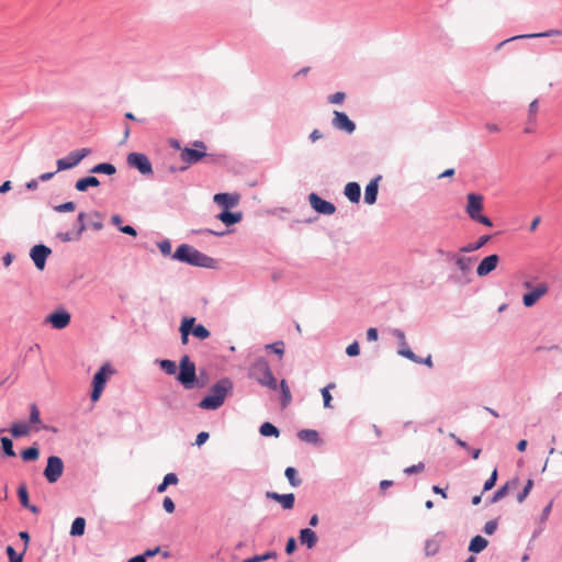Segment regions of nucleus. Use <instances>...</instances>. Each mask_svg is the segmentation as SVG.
<instances>
[{
  "instance_id": "f257e3e1",
  "label": "nucleus",
  "mask_w": 562,
  "mask_h": 562,
  "mask_svg": "<svg viewBox=\"0 0 562 562\" xmlns=\"http://www.w3.org/2000/svg\"><path fill=\"white\" fill-rule=\"evenodd\" d=\"M231 389L232 382L228 379L218 381L212 386L211 394L205 396L199 403V407L202 409H217L223 405L225 397Z\"/></svg>"
},
{
  "instance_id": "f03ea898",
  "label": "nucleus",
  "mask_w": 562,
  "mask_h": 562,
  "mask_svg": "<svg viewBox=\"0 0 562 562\" xmlns=\"http://www.w3.org/2000/svg\"><path fill=\"white\" fill-rule=\"evenodd\" d=\"M173 258L181 262L199 267H206L209 261H211L210 257L187 244H182L176 249Z\"/></svg>"
},
{
  "instance_id": "7ed1b4c3",
  "label": "nucleus",
  "mask_w": 562,
  "mask_h": 562,
  "mask_svg": "<svg viewBox=\"0 0 562 562\" xmlns=\"http://www.w3.org/2000/svg\"><path fill=\"white\" fill-rule=\"evenodd\" d=\"M468 203L465 206V212L469 217L475 222H479L487 227L493 226L492 221L483 215L481 212L483 210V201L484 198L482 194L477 193H469L467 196Z\"/></svg>"
},
{
  "instance_id": "20e7f679",
  "label": "nucleus",
  "mask_w": 562,
  "mask_h": 562,
  "mask_svg": "<svg viewBox=\"0 0 562 562\" xmlns=\"http://www.w3.org/2000/svg\"><path fill=\"white\" fill-rule=\"evenodd\" d=\"M250 374L261 384L269 389L277 390L278 382L273 376L268 362L265 359H258L250 368Z\"/></svg>"
},
{
  "instance_id": "39448f33",
  "label": "nucleus",
  "mask_w": 562,
  "mask_h": 562,
  "mask_svg": "<svg viewBox=\"0 0 562 562\" xmlns=\"http://www.w3.org/2000/svg\"><path fill=\"white\" fill-rule=\"evenodd\" d=\"M179 369L180 371L177 380L183 385L184 389H193L196 379V368L188 355L180 359Z\"/></svg>"
},
{
  "instance_id": "423d86ee",
  "label": "nucleus",
  "mask_w": 562,
  "mask_h": 562,
  "mask_svg": "<svg viewBox=\"0 0 562 562\" xmlns=\"http://www.w3.org/2000/svg\"><path fill=\"white\" fill-rule=\"evenodd\" d=\"M113 373H114V370L112 369L111 364L105 363L94 374L93 381H92L93 389L91 392V401L92 402H98L100 400L101 394L106 384V381Z\"/></svg>"
},
{
  "instance_id": "0eeeda50",
  "label": "nucleus",
  "mask_w": 562,
  "mask_h": 562,
  "mask_svg": "<svg viewBox=\"0 0 562 562\" xmlns=\"http://www.w3.org/2000/svg\"><path fill=\"white\" fill-rule=\"evenodd\" d=\"M194 148H183L180 154V159L186 164L181 170H186L190 165L199 162L206 156V145L202 140L193 143Z\"/></svg>"
},
{
  "instance_id": "6e6552de",
  "label": "nucleus",
  "mask_w": 562,
  "mask_h": 562,
  "mask_svg": "<svg viewBox=\"0 0 562 562\" xmlns=\"http://www.w3.org/2000/svg\"><path fill=\"white\" fill-rule=\"evenodd\" d=\"M91 150L89 148H81L70 151L67 157L57 160V171L75 168L83 158L89 156Z\"/></svg>"
},
{
  "instance_id": "1a4fd4ad",
  "label": "nucleus",
  "mask_w": 562,
  "mask_h": 562,
  "mask_svg": "<svg viewBox=\"0 0 562 562\" xmlns=\"http://www.w3.org/2000/svg\"><path fill=\"white\" fill-rule=\"evenodd\" d=\"M126 161L130 167L137 169L144 176L153 173L151 162L145 154L131 153L127 155Z\"/></svg>"
},
{
  "instance_id": "9d476101",
  "label": "nucleus",
  "mask_w": 562,
  "mask_h": 562,
  "mask_svg": "<svg viewBox=\"0 0 562 562\" xmlns=\"http://www.w3.org/2000/svg\"><path fill=\"white\" fill-rule=\"evenodd\" d=\"M64 472V462L59 457L52 456L47 459L44 476L49 483L57 482Z\"/></svg>"
},
{
  "instance_id": "9b49d317",
  "label": "nucleus",
  "mask_w": 562,
  "mask_h": 562,
  "mask_svg": "<svg viewBox=\"0 0 562 562\" xmlns=\"http://www.w3.org/2000/svg\"><path fill=\"white\" fill-rule=\"evenodd\" d=\"M71 315L65 308L50 313L45 322L49 323L55 329H64L70 324Z\"/></svg>"
},
{
  "instance_id": "f8f14e48",
  "label": "nucleus",
  "mask_w": 562,
  "mask_h": 562,
  "mask_svg": "<svg viewBox=\"0 0 562 562\" xmlns=\"http://www.w3.org/2000/svg\"><path fill=\"white\" fill-rule=\"evenodd\" d=\"M85 217H86V213L80 212L77 217V222H76V226H77L76 232L59 233L57 235V237L64 243L79 240L81 238L82 233L87 229V226L85 224Z\"/></svg>"
},
{
  "instance_id": "ddd939ff",
  "label": "nucleus",
  "mask_w": 562,
  "mask_h": 562,
  "mask_svg": "<svg viewBox=\"0 0 562 562\" xmlns=\"http://www.w3.org/2000/svg\"><path fill=\"white\" fill-rule=\"evenodd\" d=\"M308 202L311 206L321 214L325 215H331L335 213L336 207L331 202L323 200L319 195L316 193H311L308 195Z\"/></svg>"
},
{
  "instance_id": "4468645a",
  "label": "nucleus",
  "mask_w": 562,
  "mask_h": 562,
  "mask_svg": "<svg viewBox=\"0 0 562 562\" xmlns=\"http://www.w3.org/2000/svg\"><path fill=\"white\" fill-rule=\"evenodd\" d=\"M393 336L398 340L400 349L398 355L402 357L413 361V362H422L420 358L417 357L409 348L406 341V337L403 330L401 329H394Z\"/></svg>"
},
{
  "instance_id": "2eb2a0df",
  "label": "nucleus",
  "mask_w": 562,
  "mask_h": 562,
  "mask_svg": "<svg viewBox=\"0 0 562 562\" xmlns=\"http://www.w3.org/2000/svg\"><path fill=\"white\" fill-rule=\"evenodd\" d=\"M548 284L542 282L539 283L535 289L530 292L524 294L522 302L527 307L533 306L543 295L548 293Z\"/></svg>"
},
{
  "instance_id": "dca6fc26",
  "label": "nucleus",
  "mask_w": 562,
  "mask_h": 562,
  "mask_svg": "<svg viewBox=\"0 0 562 562\" xmlns=\"http://www.w3.org/2000/svg\"><path fill=\"white\" fill-rule=\"evenodd\" d=\"M50 252L52 250L44 245H36L31 249L30 255L37 269H44L46 259L50 255Z\"/></svg>"
},
{
  "instance_id": "f3484780",
  "label": "nucleus",
  "mask_w": 562,
  "mask_h": 562,
  "mask_svg": "<svg viewBox=\"0 0 562 562\" xmlns=\"http://www.w3.org/2000/svg\"><path fill=\"white\" fill-rule=\"evenodd\" d=\"M333 125L337 130L345 131L349 134L356 130L355 123L347 116V114L339 111H334Z\"/></svg>"
},
{
  "instance_id": "a211bd4d",
  "label": "nucleus",
  "mask_w": 562,
  "mask_h": 562,
  "mask_svg": "<svg viewBox=\"0 0 562 562\" xmlns=\"http://www.w3.org/2000/svg\"><path fill=\"white\" fill-rule=\"evenodd\" d=\"M499 257L495 254L485 257L477 266L476 273L479 277H485L496 269Z\"/></svg>"
},
{
  "instance_id": "6ab92c4d",
  "label": "nucleus",
  "mask_w": 562,
  "mask_h": 562,
  "mask_svg": "<svg viewBox=\"0 0 562 562\" xmlns=\"http://www.w3.org/2000/svg\"><path fill=\"white\" fill-rule=\"evenodd\" d=\"M266 497L280 503L283 509H292L295 502L294 494L292 493L279 494L277 492H267Z\"/></svg>"
},
{
  "instance_id": "aec40b11",
  "label": "nucleus",
  "mask_w": 562,
  "mask_h": 562,
  "mask_svg": "<svg viewBox=\"0 0 562 562\" xmlns=\"http://www.w3.org/2000/svg\"><path fill=\"white\" fill-rule=\"evenodd\" d=\"M213 200L225 210H228L229 207H234L238 204L239 195L231 193H217L214 195Z\"/></svg>"
},
{
  "instance_id": "412c9836",
  "label": "nucleus",
  "mask_w": 562,
  "mask_h": 562,
  "mask_svg": "<svg viewBox=\"0 0 562 562\" xmlns=\"http://www.w3.org/2000/svg\"><path fill=\"white\" fill-rule=\"evenodd\" d=\"M519 485V479L514 477L510 481L506 482L502 487H499L492 497V503H496L504 498L510 491H514Z\"/></svg>"
},
{
  "instance_id": "4be33fe9",
  "label": "nucleus",
  "mask_w": 562,
  "mask_h": 562,
  "mask_svg": "<svg viewBox=\"0 0 562 562\" xmlns=\"http://www.w3.org/2000/svg\"><path fill=\"white\" fill-rule=\"evenodd\" d=\"M380 179H381V176H378L376 178L371 180L368 183V186L366 187V190H364V201H366V203H368V204L375 203L376 196H378V190H379L378 182H379Z\"/></svg>"
},
{
  "instance_id": "5701e85b",
  "label": "nucleus",
  "mask_w": 562,
  "mask_h": 562,
  "mask_svg": "<svg viewBox=\"0 0 562 562\" xmlns=\"http://www.w3.org/2000/svg\"><path fill=\"white\" fill-rule=\"evenodd\" d=\"M195 323L194 317H184L180 325V334H181V342L182 345H187L189 341V335L191 334V329Z\"/></svg>"
},
{
  "instance_id": "b1692460",
  "label": "nucleus",
  "mask_w": 562,
  "mask_h": 562,
  "mask_svg": "<svg viewBox=\"0 0 562 562\" xmlns=\"http://www.w3.org/2000/svg\"><path fill=\"white\" fill-rule=\"evenodd\" d=\"M345 195L352 203H358L361 196V189L357 182H348L345 187Z\"/></svg>"
},
{
  "instance_id": "393cba45",
  "label": "nucleus",
  "mask_w": 562,
  "mask_h": 562,
  "mask_svg": "<svg viewBox=\"0 0 562 562\" xmlns=\"http://www.w3.org/2000/svg\"><path fill=\"white\" fill-rule=\"evenodd\" d=\"M300 541L302 544H305L308 549H312L317 541L316 533L310 528L302 529L300 532Z\"/></svg>"
},
{
  "instance_id": "a878e982",
  "label": "nucleus",
  "mask_w": 562,
  "mask_h": 562,
  "mask_svg": "<svg viewBox=\"0 0 562 562\" xmlns=\"http://www.w3.org/2000/svg\"><path fill=\"white\" fill-rule=\"evenodd\" d=\"M99 186H100L99 179L97 177L89 176V177H85V178L77 180L75 188L78 191L83 192L89 187H99Z\"/></svg>"
},
{
  "instance_id": "bb28decb",
  "label": "nucleus",
  "mask_w": 562,
  "mask_h": 562,
  "mask_svg": "<svg viewBox=\"0 0 562 562\" xmlns=\"http://www.w3.org/2000/svg\"><path fill=\"white\" fill-rule=\"evenodd\" d=\"M217 218L226 225H233V224L238 223L241 220V214L240 213H232V212L225 210L217 215Z\"/></svg>"
},
{
  "instance_id": "cd10ccee",
  "label": "nucleus",
  "mask_w": 562,
  "mask_h": 562,
  "mask_svg": "<svg viewBox=\"0 0 562 562\" xmlns=\"http://www.w3.org/2000/svg\"><path fill=\"white\" fill-rule=\"evenodd\" d=\"M487 544L488 542L485 538H483L482 536H475L474 538H472L470 542L469 550L471 552L479 553L483 551L487 547Z\"/></svg>"
},
{
  "instance_id": "c85d7f7f",
  "label": "nucleus",
  "mask_w": 562,
  "mask_h": 562,
  "mask_svg": "<svg viewBox=\"0 0 562 562\" xmlns=\"http://www.w3.org/2000/svg\"><path fill=\"white\" fill-rule=\"evenodd\" d=\"M490 240L488 235L481 236L476 241L470 243L461 248V251L463 252H472L480 248H482L487 241Z\"/></svg>"
},
{
  "instance_id": "c756f323",
  "label": "nucleus",
  "mask_w": 562,
  "mask_h": 562,
  "mask_svg": "<svg viewBox=\"0 0 562 562\" xmlns=\"http://www.w3.org/2000/svg\"><path fill=\"white\" fill-rule=\"evenodd\" d=\"M472 262L473 259L470 257H459L456 260V266L462 272L463 276H467L470 273L472 269Z\"/></svg>"
},
{
  "instance_id": "7c9ffc66",
  "label": "nucleus",
  "mask_w": 562,
  "mask_h": 562,
  "mask_svg": "<svg viewBox=\"0 0 562 562\" xmlns=\"http://www.w3.org/2000/svg\"><path fill=\"white\" fill-rule=\"evenodd\" d=\"M10 432L15 438L24 437L29 435L30 428L24 423H14L10 428Z\"/></svg>"
},
{
  "instance_id": "2f4dec72",
  "label": "nucleus",
  "mask_w": 562,
  "mask_h": 562,
  "mask_svg": "<svg viewBox=\"0 0 562 562\" xmlns=\"http://www.w3.org/2000/svg\"><path fill=\"white\" fill-rule=\"evenodd\" d=\"M297 437L305 442L316 443L318 441V432L312 429H303L299 431Z\"/></svg>"
},
{
  "instance_id": "473e14b6",
  "label": "nucleus",
  "mask_w": 562,
  "mask_h": 562,
  "mask_svg": "<svg viewBox=\"0 0 562 562\" xmlns=\"http://www.w3.org/2000/svg\"><path fill=\"white\" fill-rule=\"evenodd\" d=\"M86 520L82 517H77L71 525V536H82L85 533Z\"/></svg>"
},
{
  "instance_id": "72a5a7b5",
  "label": "nucleus",
  "mask_w": 562,
  "mask_h": 562,
  "mask_svg": "<svg viewBox=\"0 0 562 562\" xmlns=\"http://www.w3.org/2000/svg\"><path fill=\"white\" fill-rule=\"evenodd\" d=\"M91 172L93 173H105V175H114L116 172V168L114 165L112 164H109V162H102V164H98L95 165L92 169H91Z\"/></svg>"
},
{
  "instance_id": "f704fd0d",
  "label": "nucleus",
  "mask_w": 562,
  "mask_h": 562,
  "mask_svg": "<svg viewBox=\"0 0 562 562\" xmlns=\"http://www.w3.org/2000/svg\"><path fill=\"white\" fill-rule=\"evenodd\" d=\"M260 434L265 437H269V436H274V437H278L279 436V429L272 425L271 423H263L261 426H260V429H259Z\"/></svg>"
},
{
  "instance_id": "c9c22d12",
  "label": "nucleus",
  "mask_w": 562,
  "mask_h": 562,
  "mask_svg": "<svg viewBox=\"0 0 562 562\" xmlns=\"http://www.w3.org/2000/svg\"><path fill=\"white\" fill-rule=\"evenodd\" d=\"M280 389L282 393V407H285L290 404L292 400L291 392L285 380H282L280 382Z\"/></svg>"
},
{
  "instance_id": "e433bc0d",
  "label": "nucleus",
  "mask_w": 562,
  "mask_h": 562,
  "mask_svg": "<svg viewBox=\"0 0 562 562\" xmlns=\"http://www.w3.org/2000/svg\"><path fill=\"white\" fill-rule=\"evenodd\" d=\"M191 333L193 336H195L196 338H199L201 340H204L210 337L209 329L205 326H203L202 324H199L196 326L193 325Z\"/></svg>"
},
{
  "instance_id": "4c0bfd02",
  "label": "nucleus",
  "mask_w": 562,
  "mask_h": 562,
  "mask_svg": "<svg viewBox=\"0 0 562 562\" xmlns=\"http://www.w3.org/2000/svg\"><path fill=\"white\" fill-rule=\"evenodd\" d=\"M40 451L36 447H30L21 452L24 461H35L38 459Z\"/></svg>"
},
{
  "instance_id": "58836bf2",
  "label": "nucleus",
  "mask_w": 562,
  "mask_h": 562,
  "mask_svg": "<svg viewBox=\"0 0 562 562\" xmlns=\"http://www.w3.org/2000/svg\"><path fill=\"white\" fill-rule=\"evenodd\" d=\"M336 385L335 383H329L328 385H326L324 389H322V396H323V400H324V406L326 408H331V395H330V390L335 389Z\"/></svg>"
},
{
  "instance_id": "ea45409f",
  "label": "nucleus",
  "mask_w": 562,
  "mask_h": 562,
  "mask_svg": "<svg viewBox=\"0 0 562 562\" xmlns=\"http://www.w3.org/2000/svg\"><path fill=\"white\" fill-rule=\"evenodd\" d=\"M538 110H539V102L538 100H533L530 104H529V109H528V124L530 125H535L536 123V116H537V113H538Z\"/></svg>"
},
{
  "instance_id": "a19ab883",
  "label": "nucleus",
  "mask_w": 562,
  "mask_h": 562,
  "mask_svg": "<svg viewBox=\"0 0 562 562\" xmlns=\"http://www.w3.org/2000/svg\"><path fill=\"white\" fill-rule=\"evenodd\" d=\"M284 474L293 487H296L301 484V480L297 479V476H296L297 473L294 468H292V467L286 468Z\"/></svg>"
},
{
  "instance_id": "79ce46f5",
  "label": "nucleus",
  "mask_w": 562,
  "mask_h": 562,
  "mask_svg": "<svg viewBox=\"0 0 562 562\" xmlns=\"http://www.w3.org/2000/svg\"><path fill=\"white\" fill-rule=\"evenodd\" d=\"M160 368L169 375H173L177 372V364L172 360H161L160 361Z\"/></svg>"
},
{
  "instance_id": "37998d69",
  "label": "nucleus",
  "mask_w": 562,
  "mask_h": 562,
  "mask_svg": "<svg viewBox=\"0 0 562 562\" xmlns=\"http://www.w3.org/2000/svg\"><path fill=\"white\" fill-rule=\"evenodd\" d=\"M0 441H1V446H2L3 452L8 457H15V452L13 450L12 440L10 438H8V437H1Z\"/></svg>"
},
{
  "instance_id": "c03bdc74",
  "label": "nucleus",
  "mask_w": 562,
  "mask_h": 562,
  "mask_svg": "<svg viewBox=\"0 0 562 562\" xmlns=\"http://www.w3.org/2000/svg\"><path fill=\"white\" fill-rule=\"evenodd\" d=\"M18 496H19V499H20L22 506L30 507L29 493H27V490H26L25 485H21L18 488Z\"/></svg>"
},
{
  "instance_id": "a18cd8bd",
  "label": "nucleus",
  "mask_w": 562,
  "mask_h": 562,
  "mask_svg": "<svg viewBox=\"0 0 562 562\" xmlns=\"http://www.w3.org/2000/svg\"><path fill=\"white\" fill-rule=\"evenodd\" d=\"M532 486H533V481L531 479H529L527 481L526 486L524 487V490L517 496L518 503H522L527 498V496L529 495Z\"/></svg>"
},
{
  "instance_id": "49530a36",
  "label": "nucleus",
  "mask_w": 562,
  "mask_h": 562,
  "mask_svg": "<svg viewBox=\"0 0 562 562\" xmlns=\"http://www.w3.org/2000/svg\"><path fill=\"white\" fill-rule=\"evenodd\" d=\"M41 423L40 411L35 404L30 406V424L37 425Z\"/></svg>"
},
{
  "instance_id": "de8ad7c7",
  "label": "nucleus",
  "mask_w": 562,
  "mask_h": 562,
  "mask_svg": "<svg viewBox=\"0 0 562 562\" xmlns=\"http://www.w3.org/2000/svg\"><path fill=\"white\" fill-rule=\"evenodd\" d=\"M75 210L76 204L74 202H66L54 206V211L57 213L74 212Z\"/></svg>"
},
{
  "instance_id": "09e8293b",
  "label": "nucleus",
  "mask_w": 562,
  "mask_h": 562,
  "mask_svg": "<svg viewBox=\"0 0 562 562\" xmlns=\"http://www.w3.org/2000/svg\"><path fill=\"white\" fill-rule=\"evenodd\" d=\"M558 33L557 31H551L548 33H541V34H529V35H520V36H514L509 40L503 41L497 45V49H499L504 44H506L509 41L517 40V38H524V37H537V36H550L551 34Z\"/></svg>"
},
{
  "instance_id": "8fccbe9b",
  "label": "nucleus",
  "mask_w": 562,
  "mask_h": 562,
  "mask_svg": "<svg viewBox=\"0 0 562 562\" xmlns=\"http://www.w3.org/2000/svg\"><path fill=\"white\" fill-rule=\"evenodd\" d=\"M496 481H497V470L494 469L491 476L485 481L483 491L486 492V491L492 490L495 486Z\"/></svg>"
},
{
  "instance_id": "3c124183",
  "label": "nucleus",
  "mask_w": 562,
  "mask_h": 562,
  "mask_svg": "<svg viewBox=\"0 0 562 562\" xmlns=\"http://www.w3.org/2000/svg\"><path fill=\"white\" fill-rule=\"evenodd\" d=\"M268 349H271L274 353L279 355L280 357L284 353V342L283 341H277L271 345H267Z\"/></svg>"
},
{
  "instance_id": "603ef678",
  "label": "nucleus",
  "mask_w": 562,
  "mask_h": 562,
  "mask_svg": "<svg viewBox=\"0 0 562 562\" xmlns=\"http://www.w3.org/2000/svg\"><path fill=\"white\" fill-rule=\"evenodd\" d=\"M425 469V464L423 462H419L417 464L411 465L404 470V473L406 474H415L420 473Z\"/></svg>"
},
{
  "instance_id": "864d4df0",
  "label": "nucleus",
  "mask_w": 562,
  "mask_h": 562,
  "mask_svg": "<svg viewBox=\"0 0 562 562\" xmlns=\"http://www.w3.org/2000/svg\"><path fill=\"white\" fill-rule=\"evenodd\" d=\"M360 352V348H359V344L357 341L350 344L347 349H346V353L349 356V357H356L358 356Z\"/></svg>"
},
{
  "instance_id": "5fc2aeb1",
  "label": "nucleus",
  "mask_w": 562,
  "mask_h": 562,
  "mask_svg": "<svg viewBox=\"0 0 562 562\" xmlns=\"http://www.w3.org/2000/svg\"><path fill=\"white\" fill-rule=\"evenodd\" d=\"M162 507L169 514H172L175 512V503L170 497L164 498Z\"/></svg>"
},
{
  "instance_id": "6e6d98bb",
  "label": "nucleus",
  "mask_w": 562,
  "mask_h": 562,
  "mask_svg": "<svg viewBox=\"0 0 562 562\" xmlns=\"http://www.w3.org/2000/svg\"><path fill=\"white\" fill-rule=\"evenodd\" d=\"M345 93L344 92H336L331 95H329V102L334 104L342 103L345 100Z\"/></svg>"
},
{
  "instance_id": "4d7b16f0",
  "label": "nucleus",
  "mask_w": 562,
  "mask_h": 562,
  "mask_svg": "<svg viewBox=\"0 0 562 562\" xmlns=\"http://www.w3.org/2000/svg\"><path fill=\"white\" fill-rule=\"evenodd\" d=\"M497 528V522L495 520H490L484 526V532L486 535H493Z\"/></svg>"
},
{
  "instance_id": "13d9d810",
  "label": "nucleus",
  "mask_w": 562,
  "mask_h": 562,
  "mask_svg": "<svg viewBox=\"0 0 562 562\" xmlns=\"http://www.w3.org/2000/svg\"><path fill=\"white\" fill-rule=\"evenodd\" d=\"M164 482L167 485H175L178 483V476L175 473H168L165 475Z\"/></svg>"
},
{
  "instance_id": "bf43d9fd",
  "label": "nucleus",
  "mask_w": 562,
  "mask_h": 562,
  "mask_svg": "<svg viewBox=\"0 0 562 562\" xmlns=\"http://www.w3.org/2000/svg\"><path fill=\"white\" fill-rule=\"evenodd\" d=\"M296 549V541L294 538H289L288 539V542H286V546H285V552L288 554H291L294 552V550Z\"/></svg>"
},
{
  "instance_id": "052dcab7",
  "label": "nucleus",
  "mask_w": 562,
  "mask_h": 562,
  "mask_svg": "<svg viewBox=\"0 0 562 562\" xmlns=\"http://www.w3.org/2000/svg\"><path fill=\"white\" fill-rule=\"evenodd\" d=\"M209 432L206 431H201L200 434H198L196 436V439H195V443L198 446H202L204 442H206V440L209 439Z\"/></svg>"
},
{
  "instance_id": "680f3d73",
  "label": "nucleus",
  "mask_w": 562,
  "mask_h": 562,
  "mask_svg": "<svg viewBox=\"0 0 562 562\" xmlns=\"http://www.w3.org/2000/svg\"><path fill=\"white\" fill-rule=\"evenodd\" d=\"M119 229L124 233V234H127V235H131V236H136V231L134 227L130 226V225H125V226H120Z\"/></svg>"
},
{
  "instance_id": "e2e57ef3",
  "label": "nucleus",
  "mask_w": 562,
  "mask_h": 562,
  "mask_svg": "<svg viewBox=\"0 0 562 562\" xmlns=\"http://www.w3.org/2000/svg\"><path fill=\"white\" fill-rule=\"evenodd\" d=\"M438 549V546L436 542H432V541H428L426 543V552L427 554H434Z\"/></svg>"
},
{
  "instance_id": "0e129e2a",
  "label": "nucleus",
  "mask_w": 562,
  "mask_h": 562,
  "mask_svg": "<svg viewBox=\"0 0 562 562\" xmlns=\"http://www.w3.org/2000/svg\"><path fill=\"white\" fill-rule=\"evenodd\" d=\"M20 538L24 541V548H23V553L26 552L27 550V546H29V541H30V536L26 531H21L19 533Z\"/></svg>"
},
{
  "instance_id": "69168bd1",
  "label": "nucleus",
  "mask_w": 562,
  "mask_h": 562,
  "mask_svg": "<svg viewBox=\"0 0 562 562\" xmlns=\"http://www.w3.org/2000/svg\"><path fill=\"white\" fill-rule=\"evenodd\" d=\"M367 338L370 341H375L378 339V330L375 328H369L367 331Z\"/></svg>"
},
{
  "instance_id": "338daca9",
  "label": "nucleus",
  "mask_w": 562,
  "mask_h": 562,
  "mask_svg": "<svg viewBox=\"0 0 562 562\" xmlns=\"http://www.w3.org/2000/svg\"><path fill=\"white\" fill-rule=\"evenodd\" d=\"M5 551H7L9 561H11L13 559H16L19 557V554H20V553H16V551L11 546H8Z\"/></svg>"
},
{
  "instance_id": "774afa93",
  "label": "nucleus",
  "mask_w": 562,
  "mask_h": 562,
  "mask_svg": "<svg viewBox=\"0 0 562 562\" xmlns=\"http://www.w3.org/2000/svg\"><path fill=\"white\" fill-rule=\"evenodd\" d=\"M159 248H160L161 252L165 255H169L171 251V246L168 241H164V243L159 244Z\"/></svg>"
}]
</instances>
